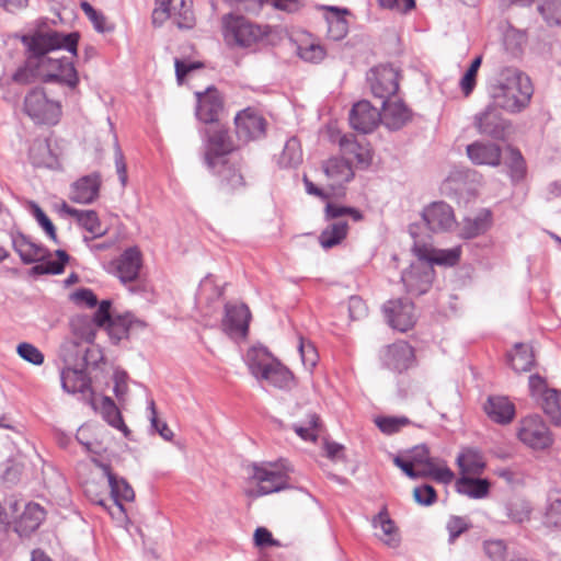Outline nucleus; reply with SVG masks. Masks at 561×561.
Listing matches in <instances>:
<instances>
[{
	"label": "nucleus",
	"mask_w": 561,
	"mask_h": 561,
	"mask_svg": "<svg viewBox=\"0 0 561 561\" xmlns=\"http://www.w3.org/2000/svg\"><path fill=\"white\" fill-rule=\"evenodd\" d=\"M21 42L28 51V65L38 67V78L45 83H59L75 91L79 83L77 69L67 57L53 58L47 54L66 49L73 56L78 53L79 34H62L57 31L25 34Z\"/></svg>",
	"instance_id": "obj_1"
},
{
	"label": "nucleus",
	"mask_w": 561,
	"mask_h": 561,
	"mask_svg": "<svg viewBox=\"0 0 561 561\" xmlns=\"http://www.w3.org/2000/svg\"><path fill=\"white\" fill-rule=\"evenodd\" d=\"M490 104L511 114L524 111L530 103L534 88L527 75L517 68L506 67L490 82Z\"/></svg>",
	"instance_id": "obj_2"
},
{
	"label": "nucleus",
	"mask_w": 561,
	"mask_h": 561,
	"mask_svg": "<svg viewBox=\"0 0 561 561\" xmlns=\"http://www.w3.org/2000/svg\"><path fill=\"white\" fill-rule=\"evenodd\" d=\"M250 373L260 381L278 389L290 388L293 374L264 347H252L247 353Z\"/></svg>",
	"instance_id": "obj_3"
},
{
	"label": "nucleus",
	"mask_w": 561,
	"mask_h": 561,
	"mask_svg": "<svg viewBox=\"0 0 561 561\" xmlns=\"http://www.w3.org/2000/svg\"><path fill=\"white\" fill-rule=\"evenodd\" d=\"M23 110L36 125L55 126L62 116L60 102L44 88H34L25 94Z\"/></svg>",
	"instance_id": "obj_4"
},
{
	"label": "nucleus",
	"mask_w": 561,
	"mask_h": 561,
	"mask_svg": "<svg viewBox=\"0 0 561 561\" xmlns=\"http://www.w3.org/2000/svg\"><path fill=\"white\" fill-rule=\"evenodd\" d=\"M222 24L225 41L230 46L250 47L266 34L260 25L241 15L228 14Z\"/></svg>",
	"instance_id": "obj_5"
},
{
	"label": "nucleus",
	"mask_w": 561,
	"mask_h": 561,
	"mask_svg": "<svg viewBox=\"0 0 561 561\" xmlns=\"http://www.w3.org/2000/svg\"><path fill=\"white\" fill-rule=\"evenodd\" d=\"M473 127L482 136L494 140H505L511 131L512 123L503 117L499 107L489 103L473 116Z\"/></svg>",
	"instance_id": "obj_6"
},
{
	"label": "nucleus",
	"mask_w": 561,
	"mask_h": 561,
	"mask_svg": "<svg viewBox=\"0 0 561 561\" xmlns=\"http://www.w3.org/2000/svg\"><path fill=\"white\" fill-rule=\"evenodd\" d=\"M205 146V163L208 167L215 165L217 158L232 153L237 146L229 134V130L220 124H214L203 130Z\"/></svg>",
	"instance_id": "obj_7"
},
{
	"label": "nucleus",
	"mask_w": 561,
	"mask_h": 561,
	"mask_svg": "<svg viewBox=\"0 0 561 561\" xmlns=\"http://www.w3.org/2000/svg\"><path fill=\"white\" fill-rule=\"evenodd\" d=\"M519 440L535 450L549 448L553 438L547 424L539 415L524 417L517 431Z\"/></svg>",
	"instance_id": "obj_8"
},
{
	"label": "nucleus",
	"mask_w": 561,
	"mask_h": 561,
	"mask_svg": "<svg viewBox=\"0 0 561 561\" xmlns=\"http://www.w3.org/2000/svg\"><path fill=\"white\" fill-rule=\"evenodd\" d=\"M375 98L390 101L399 89V73L389 65H380L373 68L367 77Z\"/></svg>",
	"instance_id": "obj_9"
},
{
	"label": "nucleus",
	"mask_w": 561,
	"mask_h": 561,
	"mask_svg": "<svg viewBox=\"0 0 561 561\" xmlns=\"http://www.w3.org/2000/svg\"><path fill=\"white\" fill-rule=\"evenodd\" d=\"M98 466L102 469L107 479L111 497L116 506V512L110 511V514L117 519L126 518V511L123 503L134 501L135 492L133 488L124 478H119L113 473L110 465L99 462Z\"/></svg>",
	"instance_id": "obj_10"
},
{
	"label": "nucleus",
	"mask_w": 561,
	"mask_h": 561,
	"mask_svg": "<svg viewBox=\"0 0 561 561\" xmlns=\"http://www.w3.org/2000/svg\"><path fill=\"white\" fill-rule=\"evenodd\" d=\"M380 360L385 368L401 374L414 364V350L408 342L397 341L380 351Z\"/></svg>",
	"instance_id": "obj_11"
},
{
	"label": "nucleus",
	"mask_w": 561,
	"mask_h": 561,
	"mask_svg": "<svg viewBox=\"0 0 561 561\" xmlns=\"http://www.w3.org/2000/svg\"><path fill=\"white\" fill-rule=\"evenodd\" d=\"M253 479L257 481L256 495H266L288 488V476L274 463L253 466Z\"/></svg>",
	"instance_id": "obj_12"
},
{
	"label": "nucleus",
	"mask_w": 561,
	"mask_h": 561,
	"mask_svg": "<svg viewBox=\"0 0 561 561\" xmlns=\"http://www.w3.org/2000/svg\"><path fill=\"white\" fill-rule=\"evenodd\" d=\"M382 310L389 325L401 332L411 329L415 322L414 305L408 298L388 300Z\"/></svg>",
	"instance_id": "obj_13"
},
{
	"label": "nucleus",
	"mask_w": 561,
	"mask_h": 561,
	"mask_svg": "<svg viewBox=\"0 0 561 561\" xmlns=\"http://www.w3.org/2000/svg\"><path fill=\"white\" fill-rule=\"evenodd\" d=\"M339 146L346 159L351 161L353 170L366 171L373 163V149L368 142L358 141L353 135H343Z\"/></svg>",
	"instance_id": "obj_14"
},
{
	"label": "nucleus",
	"mask_w": 561,
	"mask_h": 561,
	"mask_svg": "<svg viewBox=\"0 0 561 561\" xmlns=\"http://www.w3.org/2000/svg\"><path fill=\"white\" fill-rule=\"evenodd\" d=\"M434 278V268L423 261L412 263L410 268L401 275V280L407 291L420 296L428 291Z\"/></svg>",
	"instance_id": "obj_15"
},
{
	"label": "nucleus",
	"mask_w": 561,
	"mask_h": 561,
	"mask_svg": "<svg viewBox=\"0 0 561 561\" xmlns=\"http://www.w3.org/2000/svg\"><path fill=\"white\" fill-rule=\"evenodd\" d=\"M236 133L240 140H256L265 136V118L251 108L243 110L234 117Z\"/></svg>",
	"instance_id": "obj_16"
},
{
	"label": "nucleus",
	"mask_w": 561,
	"mask_h": 561,
	"mask_svg": "<svg viewBox=\"0 0 561 561\" xmlns=\"http://www.w3.org/2000/svg\"><path fill=\"white\" fill-rule=\"evenodd\" d=\"M251 312L244 304L225 305V316L222 318V329L229 336H247Z\"/></svg>",
	"instance_id": "obj_17"
},
{
	"label": "nucleus",
	"mask_w": 561,
	"mask_h": 561,
	"mask_svg": "<svg viewBox=\"0 0 561 561\" xmlns=\"http://www.w3.org/2000/svg\"><path fill=\"white\" fill-rule=\"evenodd\" d=\"M350 125L362 134H369L381 123V114L368 101H358L348 115Z\"/></svg>",
	"instance_id": "obj_18"
},
{
	"label": "nucleus",
	"mask_w": 561,
	"mask_h": 561,
	"mask_svg": "<svg viewBox=\"0 0 561 561\" xmlns=\"http://www.w3.org/2000/svg\"><path fill=\"white\" fill-rule=\"evenodd\" d=\"M422 218L433 232H445L456 226L453 208L445 202H434L422 211Z\"/></svg>",
	"instance_id": "obj_19"
},
{
	"label": "nucleus",
	"mask_w": 561,
	"mask_h": 561,
	"mask_svg": "<svg viewBox=\"0 0 561 561\" xmlns=\"http://www.w3.org/2000/svg\"><path fill=\"white\" fill-rule=\"evenodd\" d=\"M412 251L420 261L430 264L432 267L433 264L454 266L458 263L461 254L459 247L442 250L435 249L431 244L421 243L417 240L414 241Z\"/></svg>",
	"instance_id": "obj_20"
},
{
	"label": "nucleus",
	"mask_w": 561,
	"mask_h": 561,
	"mask_svg": "<svg viewBox=\"0 0 561 561\" xmlns=\"http://www.w3.org/2000/svg\"><path fill=\"white\" fill-rule=\"evenodd\" d=\"M195 95L197 99L195 111L197 119L205 124H218V115L222 110V100L219 92L209 87L204 92H196Z\"/></svg>",
	"instance_id": "obj_21"
},
{
	"label": "nucleus",
	"mask_w": 561,
	"mask_h": 561,
	"mask_svg": "<svg viewBox=\"0 0 561 561\" xmlns=\"http://www.w3.org/2000/svg\"><path fill=\"white\" fill-rule=\"evenodd\" d=\"M142 263V255L138 247L126 249L113 263L116 274L123 283L137 279Z\"/></svg>",
	"instance_id": "obj_22"
},
{
	"label": "nucleus",
	"mask_w": 561,
	"mask_h": 561,
	"mask_svg": "<svg viewBox=\"0 0 561 561\" xmlns=\"http://www.w3.org/2000/svg\"><path fill=\"white\" fill-rule=\"evenodd\" d=\"M381 124L389 130L401 129L412 117L411 111L400 101H382Z\"/></svg>",
	"instance_id": "obj_23"
},
{
	"label": "nucleus",
	"mask_w": 561,
	"mask_h": 561,
	"mask_svg": "<svg viewBox=\"0 0 561 561\" xmlns=\"http://www.w3.org/2000/svg\"><path fill=\"white\" fill-rule=\"evenodd\" d=\"M11 241L14 251L24 264H31L45 259L49 251L39 243L33 242L23 233H12Z\"/></svg>",
	"instance_id": "obj_24"
},
{
	"label": "nucleus",
	"mask_w": 561,
	"mask_h": 561,
	"mask_svg": "<svg viewBox=\"0 0 561 561\" xmlns=\"http://www.w3.org/2000/svg\"><path fill=\"white\" fill-rule=\"evenodd\" d=\"M467 154L474 164L495 167L501 163L502 151L495 144L474 141L467 146Z\"/></svg>",
	"instance_id": "obj_25"
},
{
	"label": "nucleus",
	"mask_w": 561,
	"mask_h": 561,
	"mask_svg": "<svg viewBox=\"0 0 561 561\" xmlns=\"http://www.w3.org/2000/svg\"><path fill=\"white\" fill-rule=\"evenodd\" d=\"M28 156L35 168H44L56 171L59 169L58 157L53 153L49 141L46 138H36L30 146Z\"/></svg>",
	"instance_id": "obj_26"
},
{
	"label": "nucleus",
	"mask_w": 561,
	"mask_h": 561,
	"mask_svg": "<svg viewBox=\"0 0 561 561\" xmlns=\"http://www.w3.org/2000/svg\"><path fill=\"white\" fill-rule=\"evenodd\" d=\"M327 11L324 18L328 28V37L333 41H341L348 32V22L345 15L348 13L347 9H341L333 5H322Z\"/></svg>",
	"instance_id": "obj_27"
},
{
	"label": "nucleus",
	"mask_w": 561,
	"mask_h": 561,
	"mask_svg": "<svg viewBox=\"0 0 561 561\" xmlns=\"http://www.w3.org/2000/svg\"><path fill=\"white\" fill-rule=\"evenodd\" d=\"M486 415L499 424H508L515 416L514 404L505 397L491 396L484 404Z\"/></svg>",
	"instance_id": "obj_28"
},
{
	"label": "nucleus",
	"mask_w": 561,
	"mask_h": 561,
	"mask_svg": "<svg viewBox=\"0 0 561 561\" xmlns=\"http://www.w3.org/2000/svg\"><path fill=\"white\" fill-rule=\"evenodd\" d=\"M493 216L490 209L483 208L474 217H467L462 220L460 237L473 239L485 233L492 226Z\"/></svg>",
	"instance_id": "obj_29"
},
{
	"label": "nucleus",
	"mask_w": 561,
	"mask_h": 561,
	"mask_svg": "<svg viewBox=\"0 0 561 561\" xmlns=\"http://www.w3.org/2000/svg\"><path fill=\"white\" fill-rule=\"evenodd\" d=\"M60 379L62 389L69 393H85L91 389V380L83 369L66 367Z\"/></svg>",
	"instance_id": "obj_30"
},
{
	"label": "nucleus",
	"mask_w": 561,
	"mask_h": 561,
	"mask_svg": "<svg viewBox=\"0 0 561 561\" xmlns=\"http://www.w3.org/2000/svg\"><path fill=\"white\" fill-rule=\"evenodd\" d=\"M99 188V178H78L71 186L70 198L75 203L90 204L96 198Z\"/></svg>",
	"instance_id": "obj_31"
},
{
	"label": "nucleus",
	"mask_w": 561,
	"mask_h": 561,
	"mask_svg": "<svg viewBox=\"0 0 561 561\" xmlns=\"http://www.w3.org/2000/svg\"><path fill=\"white\" fill-rule=\"evenodd\" d=\"M45 519V511L37 503L25 505L23 513L16 524V529L22 535H28L35 531Z\"/></svg>",
	"instance_id": "obj_32"
},
{
	"label": "nucleus",
	"mask_w": 561,
	"mask_h": 561,
	"mask_svg": "<svg viewBox=\"0 0 561 561\" xmlns=\"http://www.w3.org/2000/svg\"><path fill=\"white\" fill-rule=\"evenodd\" d=\"M134 327H145L140 320L134 319L130 314L118 316L106 325L110 339L114 344L119 343L123 339H127Z\"/></svg>",
	"instance_id": "obj_33"
},
{
	"label": "nucleus",
	"mask_w": 561,
	"mask_h": 561,
	"mask_svg": "<svg viewBox=\"0 0 561 561\" xmlns=\"http://www.w3.org/2000/svg\"><path fill=\"white\" fill-rule=\"evenodd\" d=\"M511 367L516 373H525L535 364V355L531 347L524 343H516L512 352L507 354Z\"/></svg>",
	"instance_id": "obj_34"
},
{
	"label": "nucleus",
	"mask_w": 561,
	"mask_h": 561,
	"mask_svg": "<svg viewBox=\"0 0 561 561\" xmlns=\"http://www.w3.org/2000/svg\"><path fill=\"white\" fill-rule=\"evenodd\" d=\"M171 19L181 30H191L195 25V15L192 10V0H178L171 2Z\"/></svg>",
	"instance_id": "obj_35"
},
{
	"label": "nucleus",
	"mask_w": 561,
	"mask_h": 561,
	"mask_svg": "<svg viewBox=\"0 0 561 561\" xmlns=\"http://www.w3.org/2000/svg\"><path fill=\"white\" fill-rule=\"evenodd\" d=\"M302 162V149L296 137H290L284 145L283 151L277 158V164L282 169H295Z\"/></svg>",
	"instance_id": "obj_36"
},
{
	"label": "nucleus",
	"mask_w": 561,
	"mask_h": 561,
	"mask_svg": "<svg viewBox=\"0 0 561 561\" xmlns=\"http://www.w3.org/2000/svg\"><path fill=\"white\" fill-rule=\"evenodd\" d=\"M457 465L462 473L480 474L485 467L481 453L477 449H463L457 457Z\"/></svg>",
	"instance_id": "obj_37"
},
{
	"label": "nucleus",
	"mask_w": 561,
	"mask_h": 561,
	"mask_svg": "<svg viewBox=\"0 0 561 561\" xmlns=\"http://www.w3.org/2000/svg\"><path fill=\"white\" fill-rule=\"evenodd\" d=\"M458 492L472 499H483L489 494L490 483L486 479L461 477L457 481Z\"/></svg>",
	"instance_id": "obj_38"
},
{
	"label": "nucleus",
	"mask_w": 561,
	"mask_h": 561,
	"mask_svg": "<svg viewBox=\"0 0 561 561\" xmlns=\"http://www.w3.org/2000/svg\"><path fill=\"white\" fill-rule=\"evenodd\" d=\"M71 332L81 341L92 343L95 337V324L90 316L77 314L70 319Z\"/></svg>",
	"instance_id": "obj_39"
},
{
	"label": "nucleus",
	"mask_w": 561,
	"mask_h": 561,
	"mask_svg": "<svg viewBox=\"0 0 561 561\" xmlns=\"http://www.w3.org/2000/svg\"><path fill=\"white\" fill-rule=\"evenodd\" d=\"M419 467L420 469H416L417 478L431 477L435 481L445 484L450 483L454 479L453 471L445 465L440 466L435 459Z\"/></svg>",
	"instance_id": "obj_40"
},
{
	"label": "nucleus",
	"mask_w": 561,
	"mask_h": 561,
	"mask_svg": "<svg viewBox=\"0 0 561 561\" xmlns=\"http://www.w3.org/2000/svg\"><path fill=\"white\" fill-rule=\"evenodd\" d=\"M373 526L380 527L385 537H381L383 542L390 547H397L399 539L397 538V528L393 520L389 517L387 508L383 507L374 518Z\"/></svg>",
	"instance_id": "obj_41"
},
{
	"label": "nucleus",
	"mask_w": 561,
	"mask_h": 561,
	"mask_svg": "<svg viewBox=\"0 0 561 561\" xmlns=\"http://www.w3.org/2000/svg\"><path fill=\"white\" fill-rule=\"evenodd\" d=\"M57 260H41L39 263L32 267V273L35 275L61 274L65 270V265L69 261V255L65 250H56Z\"/></svg>",
	"instance_id": "obj_42"
},
{
	"label": "nucleus",
	"mask_w": 561,
	"mask_h": 561,
	"mask_svg": "<svg viewBox=\"0 0 561 561\" xmlns=\"http://www.w3.org/2000/svg\"><path fill=\"white\" fill-rule=\"evenodd\" d=\"M540 400L541 408L551 422L561 425V391L556 389L546 390Z\"/></svg>",
	"instance_id": "obj_43"
},
{
	"label": "nucleus",
	"mask_w": 561,
	"mask_h": 561,
	"mask_svg": "<svg viewBox=\"0 0 561 561\" xmlns=\"http://www.w3.org/2000/svg\"><path fill=\"white\" fill-rule=\"evenodd\" d=\"M348 230L346 221H337L324 229L319 236V242L323 249H331L345 239Z\"/></svg>",
	"instance_id": "obj_44"
},
{
	"label": "nucleus",
	"mask_w": 561,
	"mask_h": 561,
	"mask_svg": "<svg viewBox=\"0 0 561 561\" xmlns=\"http://www.w3.org/2000/svg\"><path fill=\"white\" fill-rule=\"evenodd\" d=\"M101 413L103 419L113 427L121 430L125 435L129 433L125 425L122 414L115 402L110 397H104L101 404Z\"/></svg>",
	"instance_id": "obj_45"
},
{
	"label": "nucleus",
	"mask_w": 561,
	"mask_h": 561,
	"mask_svg": "<svg viewBox=\"0 0 561 561\" xmlns=\"http://www.w3.org/2000/svg\"><path fill=\"white\" fill-rule=\"evenodd\" d=\"M80 8L98 33H111L114 31V24L110 22L101 11L94 9L88 1H82L80 3Z\"/></svg>",
	"instance_id": "obj_46"
},
{
	"label": "nucleus",
	"mask_w": 561,
	"mask_h": 561,
	"mask_svg": "<svg viewBox=\"0 0 561 561\" xmlns=\"http://www.w3.org/2000/svg\"><path fill=\"white\" fill-rule=\"evenodd\" d=\"M324 175H354L351 161L343 156H334L322 162Z\"/></svg>",
	"instance_id": "obj_47"
},
{
	"label": "nucleus",
	"mask_w": 561,
	"mask_h": 561,
	"mask_svg": "<svg viewBox=\"0 0 561 561\" xmlns=\"http://www.w3.org/2000/svg\"><path fill=\"white\" fill-rule=\"evenodd\" d=\"M538 12L549 26H561V0H539Z\"/></svg>",
	"instance_id": "obj_48"
},
{
	"label": "nucleus",
	"mask_w": 561,
	"mask_h": 561,
	"mask_svg": "<svg viewBox=\"0 0 561 561\" xmlns=\"http://www.w3.org/2000/svg\"><path fill=\"white\" fill-rule=\"evenodd\" d=\"M75 218L77 222L92 233L93 237H101L105 233V231L102 230L100 219L94 210H78Z\"/></svg>",
	"instance_id": "obj_49"
},
{
	"label": "nucleus",
	"mask_w": 561,
	"mask_h": 561,
	"mask_svg": "<svg viewBox=\"0 0 561 561\" xmlns=\"http://www.w3.org/2000/svg\"><path fill=\"white\" fill-rule=\"evenodd\" d=\"M482 64V56H477L460 79L459 85L465 96H469L477 84L478 70Z\"/></svg>",
	"instance_id": "obj_50"
},
{
	"label": "nucleus",
	"mask_w": 561,
	"mask_h": 561,
	"mask_svg": "<svg viewBox=\"0 0 561 561\" xmlns=\"http://www.w3.org/2000/svg\"><path fill=\"white\" fill-rule=\"evenodd\" d=\"M375 423L382 433L391 435L408 426L410 420L405 416H381Z\"/></svg>",
	"instance_id": "obj_51"
},
{
	"label": "nucleus",
	"mask_w": 561,
	"mask_h": 561,
	"mask_svg": "<svg viewBox=\"0 0 561 561\" xmlns=\"http://www.w3.org/2000/svg\"><path fill=\"white\" fill-rule=\"evenodd\" d=\"M18 355L25 362L35 366H41L44 363L45 356L42 351L34 344L22 342L16 346Z\"/></svg>",
	"instance_id": "obj_52"
},
{
	"label": "nucleus",
	"mask_w": 561,
	"mask_h": 561,
	"mask_svg": "<svg viewBox=\"0 0 561 561\" xmlns=\"http://www.w3.org/2000/svg\"><path fill=\"white\" fill-rule=\"evenodd\" d=\"M483 551L491 561H505L507 546L502 539H488L483 541Z\"/></svg>",
	"instance_id": "obj_53"
},
{
	"label": "nucleus",
	"mask_w": 561,
	"mask_h": 561,
	"mask_svg": "<svg viewBox=\"0 0 561 561\" xmlns=\"http://www.w3.org/2000/svg\"><path fill=\"white\" fill-rule=\"evenodd\" d=\"M31 211L49 239L55 243H59L56 234V228L44 210L36 203H31Z\"/></svg>",
	"instance_id": "obj_54"
},
{
	"label": "nucleus",
	"mask_w": 561,
	"mask_h": 561,
	"mask_svg": "<svg viewBox=\"0 0 561 561\" xmlns=\"http://www.w3.org/2000/svg\"><path fill=\"white\" fill-rule=\"evenodd\" d=\"M505 164L511 170L513 175H525L526 162L520 151L514 147H507Z\"/></svg>",
	"instance_id": "obj_55"
},
{
	"label": "nucleus",
	"mask_w": 561,
	"mask_h": 561,
	"mask_svg": "<svg viewBox=\"0 0 561 561\" xmlns=\"http://www.w3.org/2000/svg\"><path fill=\"white\" fill-rule=\"evenodd\" d=\"M298 350L304 366L309 370L313 369L319 359L316 346L310 341H306L304 337H300Z\"/></svg>",
	"instance_id": "obj_56"
},
{
	"label": "nucleus",
	"mask_w": 561,
	"mask_h": 561,
	"mask_svg": "<svg viewBox=\"0 0 561 561\" xmlns=\"http://www.w3.org/2000/svg\"><path fill=\"white\" fill-rule=\"evenodd\" d=\"M318 423L319 416L317 414L309 415L307 425L294 424L295 433L306 442H316L318 438Z\"/></svg>",
	"instance_id": "obj_57"
},
{
	"label": "nucleus",
	"mask_w": 561,
	"mask_h": 561,
	"mask_svg": "<svg viewBox=\"0 0 561 561\" xmlns=\"http://www.w3.org/2000/svg\"><path fill=\"white\" fill-rule=\"evenodd\" d=\"M148 409L150 411L151 427L154 428L163 439L171 440L173 438L174 434L165 422H161L158 420L156 404H154L153 399L149 400Z\"/></svg>",
	"instance_id": "obj_58"
},
{
	"label": "nucleus",
	"mask_w": 561,
	"mask_h": 561,
	"mask_svg": "<svg viewBox=\"0 0 561 561\" xmlns=\"http://www.w3.org/2000/svg\"><path fill=\"white\" fill-rule=\"evenodd\" d=\"M446 528L449 534L448 542L454 543L461 534L470 528V524L465 517L451 516L447 522Z\"/></svg>",
	"instance_id": "obj_59"
},
{
	"label": "nucleus",
	"mask_w": 561,
	"mask_h": 561,
	"mask_svg": "<svg viewBox=\"0 0 561 561\" xmlns=\"http://www.w3.org/2000/svg\"><path fill=\"white\" fill-rule=\"evenodd\" d=\"M413 497L417 504L430 506L436 502L437 494L432 485L423 484L413 490Z\"/></svg>",
	"instance_id": "obj_60"
},
{
	"label": "nucleus",
	"mask_w": 561,
	"mask_h": 561,
	"mask_svg": "<svg viewBox=\"0 0 561 561\" xmlns=\"http://www.w3.org/2000/svg\"><path fill=\"white\" fill-rule=\"evenodd\" d=\"M34 78H38V67L30 66L28 59L24 67L19 68L12 76L14 82L26 84L32 82Z\"/></svg>",
	"instance_id": "obj_61"
},
{
	"label": "nucleus",
	"mask_w": 561,
	"mask_h": 561,
	"mask_svg": "<svg viewBox=\"0 0 561 561\" xmlns=\"http://www.w3.org/2000/svg\"><path fill=\"white\" fill-rule=\"evenodd\" d=\"M110 310H111V301L102 300L100 302L96 311L94 312V316L91 317L95 327L101 328V327L107 325L110 323V321L113 320L111 317Z\"/></svg>",
	"instance_id": "obj_62"
},
{
	"label": "nucleus",
	"mask_w": 561,
	"mask_h": 561,
	"mask_svg": "<svg viewBox=\"0 0 561 561\" xmlns=\"http://www.w3.org/2000/svg\"><path fill=\"white\" fill-rule=\"evenodd\" d=\"M72 300L82 306L93 308L98 305V298L95 294L89 288H81L76 290L71 295Z\"/></svg>",
	"instance_id": "obj_63"
},
{
	"label": "nucleus",
	"mask_w": 561,
	"mask_h": 561,
	"mask_svg": "<svg viewBox=\"0 0 561 561\" xmlns=\"http://www.w3.org/2000/svg\"><path fill=\"white\" fill-rule=\"evenodd\" d=\"M348 313L352 320H359L367 314V306L358 296H352L348 299Z\"/></svg>",
	"instance_id": "obj_64"
}]
</instances>
